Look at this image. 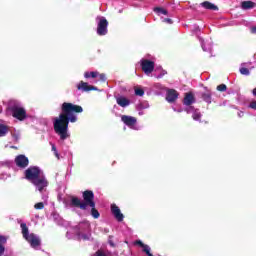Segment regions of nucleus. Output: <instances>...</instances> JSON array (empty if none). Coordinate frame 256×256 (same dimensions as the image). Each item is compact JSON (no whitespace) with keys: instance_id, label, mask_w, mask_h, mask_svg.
<instances>
[{"instance_id":"14","label":"nucleus","mask_w":256,"mask_h":256,"mask_svg":"<svg viewBox=\"0 0 256 256\" xmlns=\"http://www.w3.org/2000/svg\"><path fill=\"white\" fill-rule=\"evenodd\" d=\"M111 211H112L115 219H117V221H123V219H124L123 213H121V209H119L117 207V205L113 204L111 206Z\"/></svg>"},{"instance_id":"9","label":"nucleus","mask_w":256,"mask_h":256,"mask_svg":"<svg viewBox=\"0 0 256 256\" xmlns=\"http://www.w3.org/2000/svg\"><path fill=\"white\" fill-rule=\"evenodd\" d=\"M141 66L142 71H144L146 75H151V73H153V69H155V63L149 60H142Z\"/></svg>"},{"instance_id":"32","label":"nucleus","mask_w":256,"mask_h":256,"mask_svg":"<svg viewBox=\"0 0 256 256\" xmlns=\"http://www.w3.org/2000/svg\"><path fill=\"white\" fill-rule=\"evenodd\" d=\"M7 243V238L5 236H0V245H5Z\"/></svg>"},{"instance_id":"13","label":"nucleus","mask_w":256,"mask_h":256,"mask_svg":"<svg viewBox=\"0 0 256 256\" xmlns=\"http://www.w3.org/2000/svg\"><path fill=\"white\" fill-rule=\"evenodd\" d=\"M97 88L94 86L89 85L87 82L81 81L79 84H77V90L78 91H95Z\"/></svg>"},{"instance_id":"5","label":"nucleus","mask_w":256,"mask_h":256,"mask_svg":"<svg viewBox=\"0 0 256 256\" xmlns=\"http://www.w3.org/2000/svg\"><path fill=\"white\" fill-rule=\"evenodd\" d=\"M43 171L39 169L37 166H31L25 171V177L27 181H30V183H33L34 181H37L39 177H42Z\"/></svg>"},{"instance_id":"31","label":"nucleus","mask_w":256,"mask_h":256,"mask_svg":"<svg viewBox=\"0 0 256 256\" xmlns=\"http://www.w3.org/2000/svg\"><path fill=\"white\" fill-rule=\"evenodd\" d=\"M241 75H249V69L247 68H240Z\"/></svg>"},{"instance_id":"35","label":"nucleus","mask_w":256,"mask_h":256,"mask_svg":"<svg viewBox=\"0 0 256 256\" xmlns=\"http://www.w3.org/2000/svg\"><path fill=\"white\" fill-rule=\"evenodd\" d=\"M96 256H107V255H105V253L102 251H98L96 252Z\"/></svg>"},{"instance_id":"37","label":"nucleus","mask_w":256,"mask_h":256,"mask_svg":"<svg viewBox=\"0 0 256 256\" xmlns=\"http://www.w3.org/2000/svg\"><path fill=\"white\" fill-rule=\"evenodd\" d=\"M137 245H140V247H144L145 244H143V242H141V240L136 241Z\"/></svg>"},{"instance_id":"29","label":"nucleus","mask_w":256,"mask_h":256,"mask_svg":"<svg viewBox=\"0 0 256 256\" xmlns=\"http://www.w3.org/2000/svg\"><path fill=\"white\" fill-rule=\"evenodd\" d=\"M217 91H227V85H225V84L218 85Z\"/></svg>"},{"instance_id":"12","label":"nucleus","mask_w":256,"mask_h":256,"mask_svg":"<svg viewBox=\"0 0 256 256\" xmlns=\"http://www.w3.org/2000/svg\"><path fill=\"white\" fill-rule=\"evenodd\" d=\"M177 97H179V93L176 90L170 89L167 91L166 100L168 103H174V101H177Z\"/></svg>"},{"instance_id":"20","label":"nucleus","mask_w":256,"mask_h":256,"mask_svg":"<svg viewBox=\"0 0 256 256\" xmlns=\"http://www.w3.org/2000/svg\"><path fill=\"white\" fill-rule=\"evenodd\" d=\"M84 77L86 79H89L90 77L92 79H97V77H99V72L95 71V72H85L84 73Z\"/></svg>"},{"instance_id":"16","label":"nucleus","mask_w":256,"mask_h":256,"mask_svg":"<svg viewBox=\"0 0 256 256\" xmlns=\"http://www.w3.org/2000/svg\"><path fill=\"white\" fill-rule=\"evenodd\" d=\"M116 103L120 106V107H129V105H131V101L129 99H127L124 96H118L116 98Z\"/></svg>"},{"instance_id":"24","label":"nucleus","mask_w":256,"mask_h":256,"mask_svg":"<svg viewBox=\"0 0 256 256\" xmlns=\"http://www.w3.org/2000/svg\"><path fill=\"white\" fill-rule=\"evenodd\" d=\"M252 93H253V95L256 97V88L253 89ZM249 107H250L251 109H254V110L256 111V101H252V102L250 103Z\"/></svg>"},{"instance_id":"19","label":"nucleus","mask_w":256,"mask_h":256,"mask_svg":"<svg viewBox=\"0 0 256 256\" xmlns=\"http://www.w3.org/2000/svg\"><path fill=\"white\" fill-rule=\"evenodd\" d=\"M201 5L204 9H209L210 11H217L219 9L215 4L209 1L203 2Z\"/></svg>"},{"instance_id":"2","label":"nucleus","mask_w":256,"mask_h":256,"mask_svg":"<svg viewBox=\"0 0 256 256\" xmlns=\"http://www.w3.org/2000/svg\"><path fill=\"white\" fill-rule=\"evenodd\" d=\"M83 199L84 202L77 197H72L71 204L73 205V207H79L80 209H87V207H95V202L93 201V199H95V195L93 194V191H85L83 193Z\"/></svg>"},{"instance_id":"1","label":"nucleus","mask_w":256,"mask_h":256,"mask_svg":"<svg viewBox=\"0 0 256 256\" xmlns=\"http://www.w3.org/2000/svg\"><path fill=\"white\" fill-rule=\"evenodd\" d=\"M74 113H83V107L64 102L62 104V113L54 118V131L60 136L62 141L69 137V121L75 123L77 116Z\"/></svg>"},{"instance_id":"39","label":"nucleus","mask_w":256,"mask_h":256,"mask_svg":"<svg viewBox=\"0 0 256 256\" xmlns=\"http://www.w3.org/2000/svg\"><path fill=\"white\" fill-rule=\"evenodd\" d=\"M110 244H111V245H112V247H113V243H111V242H110Z\"/></svg>"},{"instance_id":"22","label":"nucleus","mask_w":256,"mask_h":256,"mask_svg":"<svg viewBox=\"0 0 256 256\" xmlns=\"http://www.w3.org/2000/svg\"><path fill=\"white\" fill-rule=\"evenodd\" d=\"M202 99L203 101H205L206 103H211V92H205L202 94Z\"/></svg>"},{"instance_id":"36","label":"nucleus","mask_w":256,"mask_h":256,"mask_svg":"<svg viewBox=\"0 0 256 256\" xmlns=\"http://www.w3.org/2000/svg\"><path fill=\"white\" fill-rule=\"evenodd\" d=\"M163 22H164V23H173V21H171V19H169V18H165V19L163 20Z\"/></svg>"},{"instance_id":"17","label":"nucleus","mask_w":256,"mask_h":256,"mask_svg":"<svg viewBox=\"0 0 256 256\" xmlns=\"http://www.w3.org/2000/svg\"><path fill=\"white\" fill-rule=\"evenodd\" d=\"M186 112L193 113L192 117H193L194 121H199V119H201V112H199V110H195V108H193V106L186 108Z\"/></svg>"},{"instance_id":"28","label":"nucleus","mask_w":256,"mask_h":256,"mask_svg":"<svg viewBox=\"0 0 256 256\" xmlns=\"http://www.w3.org/2000/svg\"><path fill=\"white\" fill-rule=\"evenodd\" d=\"M144 253H146L148 256L151 255V248L147 245L142 246Z\"/></svg>"},{"instance_id":"8","label":"nucleus","mask_w":256,"mask_h":256,"mask_svg":"<svg viewBox=\"0 0 256 256\" xmlns=\"http://www.w3.org/2000/svg\"><path fill=\"white\" fill-rule=\"evenodd\" d=\"M98 26H97V34L98 35H107V27L109 25V22L107 19L103 16L97 17Z\"/></svg>"},{"instance_id":"3","label":"nucleus","mask_w":256,"mask_h":256,"mask_svg":"<svg viewBox=\"0 0 256 256\" xmlns=\"http://www.w3.org/2000/svg\"><path fill=\"white\" fill-rule=\"evenodd\" d=\"M8 111L11 112L12 116L19 121H23L25 117H27V111H25L23 105L17 101L10 102Z\"/></svg>"},{"instance_id":"18","label":"nucleus","mask_w":256,"mask_h":256,"mask_svg":"<svg viewBox=\"0 0 256 256\" xmlns=\"http://www.w3.org/2000/svg\"><path fill=\"white\" fill-rule=\"evenodd\" d=\"M241 7L242 9H244L245 11L249 10V9H255L256 7V3L253 1H243L241 3Z\"/></svg>"},{"instance_id":"30","label":"nucleus","mask_w":256,"mask_h":256,"mask_svg":"<svg viewBox=\"0 0 256 256\" xmlns=\"http://www.w3.org/2000/svg\"><path fill=\"white\" fill-rule=\"evenodd\" d=\"M44 207L45 204H43V202H39L34 205V209H43Z\"/></svg>"},{"instance_id":"23","label":"nucleus","mask_w":256,"mask_h":256,"mask_svg":"<svg viewBox=\"0 0 256 256\" xmlns=\"http://www.w3.org/2000/svg\"><path fill=\"white\" fill-rule=\"evenodd\" d=\"M155 13H157L158 15H167V10L163 9V8H155L154 9Z\"/></svg>"},{"instance_id":"6","label":"nucleus","mask_w":256,"mask_h":256,"mask_svg":"<svg viewBox=\"0 0 256 256\" xmlns=\"http://www.w3.org/2000/svg\"><path fill=\"white\" fill-rule=\"evenodd\" d=\"M32 185H34L36 191H39V193H45V191H47V187H49V181H47L45 174H43L32 182Z\"/></svg>"},{"instance_id":"10","label":"nucleus","mask_w":256,"mask_h":256,"mask_svg":"<svg viewBox=\"0 0 256 256\" xmlns=\"http://www.w3.org/2000/svg\"><path fill=\"white\" fill-rule=\"evenodd\" d=\"M15 163L17 167H20L21 169H25V167L29 166V158H27L25 155H18L15 158Z\"/></svg>"},{"instance_id":"4","label":"nucleus","mask_w":256,"mask_h":256,"mask_svg":"<svg viewBox=\"0 0 256 256\" xmlns=\"http://www.w3.org/2000/svg\"><path fill=\"white\" fill-rule=\"evenodd\" d=\"M20 227L22 229V235L24 239H26V241L30 243L31 247L37 249V247L41 245V240L39 239V237L33 233L29 234V228H27V224L22 223Z\"/></svg>"},{"instance_id":"38","label":"nucleus","mask_w":256,"mask_h":256,"mask_svg":"<svg viewBox=\"0 0 256 256\" xmlns=\"http://www.w3.org/2000/svg\"><path fill=\"white\" fill-rule=\"evenodd\" d=\"M251 33H256V27L251 28Z\"/></svg>"},{"instance_id":"33","label":"nucleus","mask_w":256,"mask_h":256,"mask_svg":"<svg viewBox=\"0 0 256 256\" xmlns=\"http://www.w3.org/2000/svg\"><path fill=\"white\" fill-rule=\"evenodd\" d=\"M98 78H99V81H107V77L105 76V74H99Z\"/></svg>"},{"instance_id":"15","label":"nucleus","mask_w":256,"mask_h":256,"mask_svg":"<svg viewBox=\"0 0 256 256\" xmlns=\"http://www.w3.org/2000/svg\"><path fill=\"white\" fill-rule=\"evenodd\" d=\"M183 103L187 107H191V105H193V103H195V96L193 95V93H191V92L186 93Z\"/></svg>"},{"instance_id":"7","label":"nucleus","mask_w":256,"mask_h":256,"mask_svg":"<svg viewBox=\"0 0 256 256\" xmlns=\"http://www.w3.org/2000/svg\"><path fill=\"white\" fill-rule=\"evenodd\" d=\"M90 224L89 222H84L79 225L78 239L87 241L91 238V233L89 232Z\"/></svg>"},{"instance_id":"34","label":"nucleus","mask_w":256,"mask_h":256,"mask_svg":"<svg viewBox=\"0 0 256 256\" xmlns=\"http://www.w3.org/2000/svg\"><path fill=\"white\" fill-rule=\"evenodd\" d=\"M3 253H5V247L0 245V255H3Z\"/></svg>"},{"instance_id":"11","label":"nucleus","mask_w":256,"mask_h":256,"mask_svg":"<svg viewBox=\"0 0 256 256\" xmlns=\"http://www.w3.org/2000/svg\"><path fill=\"white\" fill-rule=\"evenodd\" d=\"M123 123L125 125H127L128 127H130L131 129H133V127H135L136 123H137V119L133 116H122L121 117Z\"/></svg>"},{"instance_id":"27","label":"nucleus","mask_w":256,"mask_h":256,"mask_svg":"<svg viewBox=\"0 0 256 256\" xmlns=\"http://www.w3.org/2000/svg\"><path fill=\"white\" fill-rule=\"evenodd\" d=\"M91 215H92V217H94V219H99V211H97V209H95V207H92Z\"/></svg>"},{"instance_id":"21","label":"nucleus","mask_w":256,"mask_h":256,"mask_svg":"<svg viewBox=\"0 0 256 256\" xmlns=\"http://www.w3.org/2000/svg\"><path fill=\"white\" fill-rule=\"evenodd\" d=\"M8 131H9V128H7V126L0 124V137H5Z\"/></svg>"},{"instance_id":"26","label":"nucleus","mask_w":256,"mask_h":256,"mask_svg":"<svg viewBox=\"0 0 256 256\" xmlns=\"http://www.w3.org/2000/svg\"><path fill=\"white\" fill-rule=\"evenodd\" d=\"M50 145H51V147H52V151H53L55 157H56L57 159H60V157H59V152L57 151V147L55 146V144L50 143Z\"/></svg>"},{"instance_id":"25","label":"nucleus","mask_w":256,"mask_h":256,"mask_svg":"<svg viewBox=\"0 0 256 256\" xmlns=\"http://www.w3.org/2000/svg\"><path fill=\"white\" fill-rule=\"evenodd\" d=\"M135 95L138 97H143V95H145V91H143L141 88H135Z\"/></svg>"}]
</instances>
